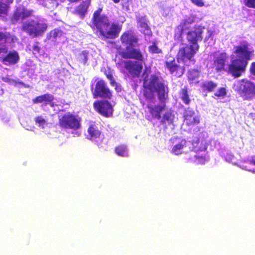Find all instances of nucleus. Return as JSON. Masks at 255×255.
I'll use <instances>...</instances> for the list:
<instances>
[{"instance_id": "nucleus-1", "label": "nucleus", "mask_w": 255, "mask_h": 255, "mask_svg": "<svg viewBox=\"0 0 255 255\" xmlns=\"http://www.w3.org/2000/svg\"><path fill=\"white\" fill-rule=\"evenodd\" d=\"M143 94L146 99L152 100L154 98V93L156 92L158 99L163 103L160 105L148 104L147 108L152 117L158 120L161 118V114L166 109V104L164 103L168 96V87L161 78L155 74H151L149 78L145 77L143 81Z\"/></svg>"}, {"instance_id": "nucleus-2", "label": "nucleus", "mask_w": 255, "mask_h": 255, "mask_svg": "<svg viewBox=\"0 0 255 255\" xmlns=\"http://www.w3.org/2000/svg\"><path fill=\"white\" fill-rule=\"evenodd\" d=\"M102 7H99L94 11L91 19L92 27L95 28L100 35L106 39L117 38L122 30V24L112 22L107 15L102 14Z\"/></svg>"}, {"instance_id": "nucleus-3", "label": "nucleus", "mask_w": 255, "mask_h": 255, "mask_svg": "<svg viewBox=\"0 0 255 255\" xmlns=\"http://www.w3.org/2000/svg\"><path fill=\"white\" fill-rule=\"evenodd\" d=\"M254 52V50L250 48V44L247 41H243L235 46L234 53L239 58L231 61L228 65L227 73L234 78L240 77L245 72L248 61L251 59Z\"/></svg>"}, {"instance_id": "nucleus-4", "label": "nucleus", "mask_w": 255, "mask_h": 255, "mask_svg": "<svg viewBox=\"0 0 255 255\" xmlns=\"http://www.w3.org/2000/svg\"><path fill=\"white\" fill-rule=\"evenodd\" d=\"M120 41L124 45H126L125 49L121 48L119 54L124 59H133L144 61V58L141 49L138 47L139 39L137 36L131 30L124 31L120 37Z\"/></svg>"}, {"instance_id": "nucleus-5", "label": "nucleus", "mask_w": 255, "mask_h": 255, "mask_svg": "<svg viewBox=\"0 0 255 255\" xmlns=\"http://www.w3.org/2000/svg\"><path fill=\"white\" fill-rule=\"evenodd\" d=\"M91 90L92 91L93 97L94 99L100 98L110 100L112 98V91L106 82L102 79L96 78L91 85Z\"/></svg>"}, {"instance_id": "nucleus-6", "label": "nucleus", "mask_w": 255, "mask_h": 255, "mask_svg": "<svg viewBox=\"0 0 255 255\" xmlns=\"http://www.w3.org/2000/svg\"><path fill=\"white\" fill-rule=\"evenodd\" d=\"M235 90L244 100H251L255 96V84L250 80L242 79L234 84Z\"/></svg>"}, {"instance_id": "nucleus-7", "label": "nucleus", "mask_w": 255, "mask_h": 255, "mask_svg": "<svg viewBox=\"0 0 255 255\" xmlns=\"http://www.w3.org/2000/svg\"><path fill=\"white\" fill-rule=\"evenodd\" d=\"M48 28L45 22L31 20L22 23L21 30L33 37L42 36Z\"/></svg>"}, {"instance_id": "nucleus-8", "label": "nucleus", "mask_w": 255, "mask_h": 255, "mask_svg": "<svg viewBox=\"0 0 255 255\" xmlns=\"http://www.w3.org/2000/svg\"><path fill=\"white\" fill-rule=\"evenodd\" d=\"M81 119L70 113L63 115L58 119V126L62 128L76 130L81 128Z\"/></svg>"}, {"instance_id": "nucleus-9", "label": "nucleus", "mask_w": 255, "mask_h": 255, "mask_svg": "<svg viewBox=\"0 0 255 255\" xmlns=\"http://www.w3.org/2000/svg\"><path fill=\"white\" fill-rule=\"evenodd\" d=\"M199 49V45L190 44L179 48L176 55L177 61H180L185 63L189 61H194L193 58Z\"/></svg>"}, {"instance_id": "nucleus-10", "label": "nucleus", "mask_w": 255, "mask_h": 255, "mask_svg": "<svg viewBox=\"0 0 255 255\" xmlns=\"http://www.w3.org/2000/svg\"><path fill=\"white\" fill-rule=\"evenodd\" d=\"M93 107L96 112L105 117L109 118L113 116V108L108 100H96L93 103Z\"/></svg>"}, {"instance_id": "nucleus-11", "label": "nucleus", "mask_w": 255, "mask_h": 255, "mask_svg": "<svg viewBox=\"0 0 255 255\" xmlns=\"http://www.w3.org/2000/svg\"><path fill=\"white\" fill-rule=\"evenodd\" d=\"M171 59H167L164 62V65L170 73L176 77L179 78L182 76L185 72L184 66L179 65L175 60V58L170 56Z\"/></svg>"}, {"instance_id": "nucleus-12", "label": "nucleus", "mask_w": 255, "mask_h": 255, "mask_svg": "<svg viewBox=\"0 0 255 255\" xmlns=\"http://www.w3.org/2000/svg\"><path fill=\"white\" fill-rule=\"evenodd\" d=\"M128 60L124 62V67L132 77H139L142 70V65L140 61Z\"/></svg>"}, {"instance_id": "nucleus-13", "label": "nucleus", "mask_w": 255, "mask_h": 255, "mask_svg": "<svg viewBox=\"0 0 255 255\" xmlns=\"http://www.w3.org/2000/svg\"><path fill=\"white\" fill-rule=\"evenodd\" d=\"M15 36L11 35L9 32L0 31V54H6L8 50L6 44L8 42H14L17 40Z\"/></svg>"}, {"instance_id": "nucleus-14", "label": "nucleus", "mask_w": 255, "mask_h": 255, "mask_svg": "<svg viewBox=\"0 0 255 255\" xmlns=\"http://www.w3.org/2000/svg\"><path fill=\"white\" fill-rule=\"evenodd\" d=\"M203 28L201 26H198L195 27L193 30L188 32L187 39L190 44L199 45L198 41H201L203 38Z\"/></svg>"}, {"instance_id": "nucleus-15", "label": "nucleus", "mask_w": 255, "mask_h": 255, "mask_svg": "<svg viewBox=\"0 0 255 255\" xmlns=\"http://www.w3.org/2000/svg\"><path fill=\"white\" fill-rule=\"evenodd\" d=\"M32 10H27L24 7H18L14 11L11 17L13 24H15L19 20H23L32 15Z\"/></svg>"}, {"instance_id": "nucleus-16", "label": "nucleus", "mask_w": 255, "mask_h": 255, "mask_svg": "<svg viewBox=\"0 0 255 255\" xmlns=\"http://www.w3.org/2000/svg\"><path fill=\"white\" fill-rule=\"evenodd\" d=\"M228 54L225 52H221L215 55L213 60V67L217 72H221L225 69L226 63L228 59Z\"/></svg>"}, {"instance_id": "nucleus-17", "label": "nucleus", "mask_w": 255, "mask_h": 255, "mask_svg": "<svg viewBox=\"0 0 255 255\" xmlns=\"http://www.w3.org/2000/svg\"><path fill=\"white\" fill-rule=\"evenodd\" d=\"M184 122L188 127H195L200 123V117L196 115L193 110L188 108L185 111Z\"/></svg>"}, {"instance_id": "nucleus-18", "label": "nucleus", "mask_w": 255, "mask_h": 255, "mask_svg": "<svg viewBox=\"0 0 255 255\" xmlns=\"http://www.w3.org/2000/svg\"><path fill=\"white\" fill-rule=\"evenodd\" d=\"M136 21L138 27L140 28V31L144 35L150 36L152 33L150 27L147 24L148 20L146 15L138 16L136 18Z\"/></svg>"}, {"instance_id": "nucleus-19", "label": "nucleus", "mask_w": 255, "mask_h": 255, "mask_svg": "<svg viewBox=\"0 0 255 255\" xmlns=\"http://www.w3.org/2000/svg\"><path fill=\"white\" fill-rule=\"evenodd\" d=\"M91 4V0L83 1L75 8L73 13L78 15L81 19H84L88 9Z\"/></svg>"}, {"instance_id": "nucleus-20", "label": "nucleus", "mask_w": 255, "mask_h": 255, "mask_svg": "<svg viewBox=\"0 0 255 255\" xmlns=\"http://www.w3.org/2000/svg\"><path fill=\"white\" fill-rule=\"evenodd\" d=\"M19 60V55L15 51H10L5 56L0 57V60L5 65H14Z\"/></svg>"}, {"instance_id": "nucleus-21", "label": "nucleus", "mask_w": 255, "mask_h": 255, "mask_svg": "<svg viewBox=\"0 0 255 255\" xmlns=\"http://www.w3.org/2000/svg\"><path fill=\"white\" fill-rule=\"evenodd\" d=\"M88 133V138L92 141H95L99 138L101 135V131L98 129L97 126L94 124H90L87 129Z\"/></svg>"}, {"instance_id": "nucleus-22", "label": "nucleus", "mask_w": 255, "mask_h": 255, "mask_svg": "<svg viewBox=\"0 0 255 255\" xmlns=\"http://www.w3.org/2000/svg\"><path fill=\"white\" fill-rule=\"evenodd\" d=\"M54 100V95L49 93H46L36 97L32 99V102L34 104L43 103L46 105L48 104V102H50Z\"/></svg>"}, {"instance_id": "nucleus-23", "label": "nucleus", "mask_w": 255, "mask_h": 255, "mask_svg": "<svg viewBox=\"0 0 255 255\" xmlns=\"http://www.w3.org/2000/svg\"><path fill=\"white\" fill-rule=\"evenodd\" d=\"M200 75V71L198 70L192 69L188 71L187 78L190 83H198V79Z\"/></svg>"}, {"instance_id": "nucleus-24", "label": "nucleus", "mask_w": 255, "mask_h": 255, "mask_svg": "<svg viewBox=\"0 0 255 255\" xmlns=\"http://www.w3.org/2000/svg\"><path fill=\"white\" fill-rule=\"evenodd\" d=\"M217 86V84L212 81H206L202 82L201 84V87L202 90L207 92H213Z\"/></svg>"}, {"instance_id": "nucleus-25", "label": "nucleus", "mask_w": 255, "mask_h": 255, "mask_svg": "<svg viewBox=\"0 0 255 255\" xmlns=\"http://www.w3.org/2000/svg\"><path fill=\"white\" fill-rule=\"evenodd\" d=\"M174 119V115L171 111H168L165 113L160 121L162 124L165 125H170L173 123Z\"/></svg>"}, {"instance_id": "nucleus-26", "label": "nucleus", "mask_w": 255, "mask_h": 255, "mask_svg": "<svg viewBox=\"0 0 255 255\" xmlns=\"http://www.w3.org/2000/svg\"><path fill=\"white\" fill-rule=\"evenodd\" d=\"M179 94L180 98L185 104L188 105L190 104L191 100L189 97L187 87L182 88L179 92Z\"/></svg>"}, {"instance_id": "nucleus-27", "label": "nucleus", "mask_w": 255, "mask_h": 255, "mask_svg": "<svg viewBox=\"0 0 255 255\" xmlns=\"http://www.w3.org/2000/svg\"><path fill=\"white\" fill-rule=\"evenodd\" d=\"M115 153L120 156L127 157L128 156V150L125 144H120L115 147Z\"/></svg>"}, {"instance_id": "nucleus-28", "label": "nucleus", "mask_w": 255, "mask_h": 255, "mask_svg": "<svg viewBox=\"0 0 255 255\" xmlns=\"http://www.w3.org/2000/svg\"><path fill=\"white\" fill-rule=\"evenodd\" d=\"M64 34L63 31L59 28H54L51 30L47 35V38L50 39L52 38L56 39L58 37H61Z\"/></svg>"}, {"instance_id": "nucleus-29", "label": "nucleus", "mask_w": 255, "mask_h": 255, "mask_svg": "<svg viewBox=\"0 0 255 255\" xmlns=\"http://www.w3.org/2000/svg\"><path fill=\"white\" fill-rule=\"evenodd\" d=\"M186 141L185 139H182L179 143L176 144L172 148V152L175 155H179L182 153L181 151L186 146Z\"/></svg>"}, {"instance_id": "nucleus-30", "label": "nucleus", "mask_w": 255, "mask_h": 255, "mask_svg": "<svg viewBox=\"0 0 255 255\" xmlns=\"http://www.w3.org/2000/svg\"><path fill=\"white\" fill-rule=\"evenodd\" d=\"M192 145V149L195 152L204 151L206 149L205 145L202 142H200L199 139L193 141Z\"/></svg>"}, {"instance_id": "nucleus-31", "label": "nucleus", "mask_w": 255, "mask_h": 255, "mask_svg": "<svg viewBox=\"0 0 255 255\" xmlns=\"http://www.w3.org/2000/svg\"><path fill=\"white\" fill-rule=\"evenodd\" d=\"M148 51L152 54H159L162 52V50L158 48L155 42H153L151 45L148 46Z\"/></svg>"}, {"instance_id": "nucleus-32", "label": "nucleus", "mask_w": 255, "mask_h": 255, "mask_svg": "<svg viewBox=\"0 0 255 255\" xmlns=\"http://www.w3.org/2000/svg\"><path fill=\"white\" fill-rule=\"evenodd\" d=\"M88 54L89 52L86 50L82 51L80 54L79 61L83 64H85L88 59Z\"/></svg>"}, {"instance_id": "nucleus-33", "label": "nucleus", "mask_w": 255, "mask_h": 255, "mask_svg": "<svg viewBox=\"0 0 255 255\" xmlns=\"http://www.w3.org/2000/svg\"><path fill=\"white\" fill-rule=\"evenodd\" d=\"M106 77L110 80V84L112 86H115V89L117 90V86L118 84L115 81L114 77L113 76V74L111 72H109L108 73H105Z\"/></svg>"}, {"instance_id": "nucleus-34", "label": "nucleus", "mask_w": 255, "mask_h": 255, "mask_svg": "<svg viewBox=\"0 0 255 255\" xmlns=\"http://www.w3.org/2000/svg\"><path fill=\"white\" fill-rule=\"evenodd\" d=\"M227 94L226 88L224 87L220 88L217 91L214 93V95L217 97L224 98Z\"/></svg>"}, {"instance_id": "nucleus-35", "label": "nucleus", "mask_w": 255, "mask_h": 255, "mask_svg": "<svg viewBox=\"0 0 255 255\" xmlns=\"http://www.w3.org/2000/svg\"><path fill=\"white\" fill-rule=\"evenodd\" d=\"M34 121L36 124H38L39 126L42 127V128H44V126L46 124L45 120L41 116L36 117Z\"/></svg>"}, {"instance_id": "nucleus-36", "label": "nucleus", "mask_w": 255, "mask_h": 255, "mask_svg": "<svg viewBox=\"0 0 255 255\" xmlns=\"http://www.w3.org/2000/svg\"><path fill=\"white\" fill-rule=\"evenodd\" d=\"M196 162L198 164H204L207 160L205 155H195Z\"/></svg>"}, {"instance_id": "nucleus-37", "label": "nucleus", "mask_w": 255, "mask_h": 255, "mask_svg": "<svg viewBox=\"0 0 255 255\" xmlns=\"http://www.w3.org/2000/svg\"><path fill=\"white\" fill-rule=\"evenodd\" d=\"M8 7L7 4L0 1V16L6 14Z\"/></svg>"}, {"instance_id": "nucleus-38", "label": "nucleus", "mask_w": 255, "mask_h": 255, "mask_svg": "<svg viewBox=\"0 0 255 255\" xmlns=\"http://www.w3.org/2000/svg\"><path fill=\"white\" fill-rule=\"evenodd\" d=\"M243 3L247 7L255 8V0H243Z\"/></svg>"}, {"instance_id": "nucleus-39", "label": "nucleus", "mask_w": 255, "mask_h": 255, "mask_svg": "<svg viewBox=\"0 0 255 255\" xmlns=\"http://www.w3.org/2000/svg\"><path fill=\"white\" fill-rule=\"evenodd\" d=\"M191 2L198 7H202L205 5L203 0H190Z\"/></svg>"}, {"instance_id": "nucleus-40", "label": "nucleus", "mask_w": 255, "mask_h": 255, "mask_svg": "<svg viewBox=\"0 0 255 255\" xmlns=\"http://www.w3.org/2000/svg\"><path fill=\"white\" fill-rule=\"evenodd\" d=\"M39 43L38 41H36L34 42L33 46V53H40L41 48L39 46Z\"/></svg>"}, {"instance_id": "nucleus-41", "label": "nucleus", "mask_w": 255, "mask_h": 255, "mask_svg": "<svg viewBox=\"0 0 255 255\" xmlns=\"http://www.w3.org/2000/svg\"><path fill=\"white\" fill-rule=\"evenodd\" d=\"M249 70L250 74L255 76V62L251 63Z\"/></svg>"}, {"instance_id": "nucleus-42", "label": "nucleus", "mask_w": 255, "mask_h": 255, "mask_svg": "<svg viewBox=\"0 0 255 255\" xmlns=\"http://www.w3.org/2000/svg\"><path fill=\"white\" fill-rule=\"evenodd\" d=\"M186 23H188L187 21H185V20L180 24V26L181 27L182 31L184 30L185 29V25Z\"/></svg>"}, {"instance_id": "nucleus-43", "label": "nucleus", "mask_w": 255, "mask_h": 255, "mask_svg": "<svg viewBox=\"0 0 255 255\" xmlns=\"http://www.w3.org/2000/svg\"><path fill=\"white\" fill-rule=\"evenodd\" d=\"M54 100H52L51 102H48V104H49L51 107H54L57 106V104H55L54 102Z\"/></svg>"}, {"instance_id": "nucleus-44", "label": "nucleus", "mask_w": 255, "mask_h": 255, "mask_svg": "<svg viewBox=\"0 0 255 255\" xmlns=\"http://www.w3.org/2000/svg\"><path fill=\"white\" fill-rule=\"evenodd\" d=\"M103 138H104L103 137L101 138V142H100V143H99V142H97V146H98V147H102L101 143H102V141H103Z\"/></svg>"}, {"instance_id": "nucleus-45", "label": "nucleus", "mask_w": 255, "mask_h": 255, "mask_svg": "<svg viewBox=\"0 0 255 255\" xmlns=\"http://www.w3.org/2000/svg\"><path fill=\"white\" fill-rule=\"evenodd\" d=\"M249 163L255 166V159H252L249 161Z\"/></svg>"}, {"instance_id": "nucleus-46", "label": "nucleus", "mask_w": 255, "mask_h": 255, "mask_svg": "<svg viewBox=\"0 0 255 255\" xmlns=\"http://www.w3.org/2000/svg\"><path fill=\"white\" fill-rule=\"evenodd\" d=\"M8 79H9L8 77H5L4 79L3 78V80L4 82H6V81H8Z\"/></svg>"}, {"instance_id": "nucleus-47", "label": "nucleus", "mask_w": 255, "mask_h": 255, "mask_svg": "<svg viewBox=\"0 0 255 255\" xmlns=\"http://www.w3.org/2000/svg\"><path fill=\"white\" fill-rule=\"evenodd\" d=\"M233 157H234L233 155H232V154H230V157H229V160H231Z\"/></svg>"}]
</instances>
